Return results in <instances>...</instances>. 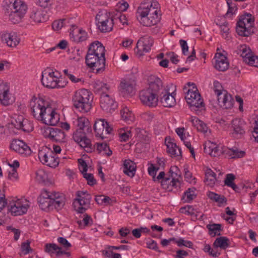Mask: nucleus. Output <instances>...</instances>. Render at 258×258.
Wrapping results in <instances>:
<instances>
[{"instance_id": "f257e3e1", "label": "nucleus", "mask_w": 258, "mask_h": 258, "mask_svg": "<svg viewBox=\"0 0 258 258\" xmlns=\"http://www.w3.org/2000/svg\"><path fill=\"white\" fill-rule=\"evenodd\" d=\"M105 52L104 46L98 41L92 42L88 46L85 62L96 74L102 73L105 70Z\"/></svg>"}, {"instance_id": "4d7b16f0", "label": "nucleus", "mask_w": 258, "mask_h": 258, "mask_svg": "<svg viewBox=\"0 0 258 258\" xmlns=\"http://www.w3.org/2000/svg\"><path fill=\"white\" fill-rule=\"evenodd\" d=\"M83 177L87 180V183L90 186H93L96 184V180L91 173H87V172L83 173Z\"/></svg>"}, {"instance_id": "37998d69", "label": "nucleus", "mask_w": 258, "mask_h": 258, "mask_svg": "<svg viewBox=\"0 0 258 258\" xmlns=\"http://www.w3.org/2000/svg\"><path fill=\"white\" fill-rule=\"evenodd\" d=\"M61 247L55 243H47L45 245V252L49 253L51 256L55 253L57 257V252L60 250Z\"/></svg>"}, {"instance_id": "39448f33", "label": "nucleus", "mask_w": 258, "mask_h": 258, "mask_svg": "<svg viewBox=\"0 0 258 258\" xmlns=\"http://www.w3.org/2000/svg\"><path fill=\"white\" fill-rule=\"evenodd\" d=\"M5 7L10 21L14 24L21 21L28 9L26 3L22 0H5Z\"/></svg>"}, {"instance_id": "f704fd0d", "label": "nucleus", "mask_w": 258, "mask_h": 258, "mask_svg": "<svg viewBox=\"0 0 258 258\" xmlns=\"http://www.w3.org/2000/svg\"><path fill=\"white\" fill-rule=\"evenodd\" d=\"M137 166L136 163L130 159L125 160L123 165V172L127 176L133 177L135 176Z\"/></svg>"}, {"instance_id": "bb28decb", "label": "nucleus", "mask_w": 258, "mask_h": 258, "mask_svg": "<svg viewBox=\"0 0 258 258\" xmlns=\"http://www.w3.org/2000/svg\"><path fill=\"white\" fill-rule=\"evenodd\" d=\"M51 192L46 190H43L38 198L37 201L40 208L43 210L51 209Z\"/></svg>"}, {"instance_id": "49530a36", "label": "nucleus", "mask_w": 258, "mask_h": 258, "mask_svg": "<svg viewBox=\"0 0 258 258\" xmlns=\"http://www.w3.org/2000/svg\"><path fill=\"white\" fill-rule=\"evenodd\" d=\"M132 136L130 129L126 128L125 130L120 129L119 132V136L121 142H126L131 138Z\"/></svg>"}, {"instance_id": "a878e982", "label": "nucleus", "mask_w": 258, "mask_h": 258, "mask_svg": "<svg viewBox=\"0 0 258 258\" xmlns=\"http://www.w3.org/2000/svg\"><path fill=\"white\" fill-rule=\"evenodd\" d=\"M93 90L96 94L102 95L105 94H111L112 92V87L109 84L100 80H96L93 84Z\"/></svg>"}, {"instance_id": "680f3d73", "label": "nucleus", "mask_w": 258, "mask_h": 258, "mask_svg": "<svg viewBox=\"0 0 258 258\" xmlns=\"http://www.w3.org/2000/svg\"><path fill=\"white\" fill-rule=\"evenodd\" d=\"M146 244L147 245V248L151 249H153L159 252H161V251L159 249L157 243L155 240L150 239V240L146 242Z\"/></svg>"}, {"instance_id": "b1692460", "label": "nucleus", "mask_w": 258, "mask_h": 258, "mask_svg": "<svg viewBox=\"0 0 258 258\" xmlns=\"http://www.w3.org/2000/svg\"><path fill=\"white\" fill-rule=\"evenodd\" d=\"M50 197L51 209L54 208L57 211L62 209L65 205L66 202L64 195L58 192H51V196Z\"/></svg>"}, {"instance_id": "0e129e2a", "label": "nucleus", "mask_w": 258, "mask_h": 258, "mask_svg": "<svg viewBox=\"0 0 258 258\" xmlns=\"http://www.w3.org/2000/svg\"><path fill=\"white\" fill-rule=\"evenodd\" d=\"M213 90L215 93L217 94V97H218V93H222L223 91V87L221 84L218 81H214L213 83Z\"/></svg>"}, {"instance_id": "c9c22d12", "label": "nucleus", "mask_w": 258, "mask_h": 258, "mask_svg": "<svg viewBox=\"0 0 258 258\" xmlns=\"http://www.w3.org/2000/svg\"><path fill=\"white\" fill-rule=\"evenodd\" d=\"M223 152L224 154L232 159L242 158L245 155V151L239 150L236 148L230 149L224 147Z\"/></svg>"}, {"instance_id": "a18cd8bd", "label": "nucleus", "mask_w": 258, "mask_h": 258, "mask_svg": "<svg viewBox=\"0 0 258 258\" xmlns=\"http://www.w3.org/2000/svg\"><path fill=\"white\" fill-rule=\"evenodd\" d=\"M95 200L98 204H104L105 205H111L112 202V200L110 197L104 195L96 196Z\"/></svg>"}, {"instance_id": "c03bdc74", "label": "nucleus", "mask_w": 258, "mask_h": 258, "mask_svg": "<svg viewBox=\"0 0 258 258\" xmlns=\"http://www.w3.org/2000/svg\"><path fill=\"white\" fill-rule=\"evenodd\" d=\"M216 176V173L211 169H209L206 173L205 181L207 182V184L212 185L215 182Z\"/></svg>"}, {"instance_id": "7c9ffc66", "label": "nucleus", "mask_w": 258, "mask_h": 258, "mask_svg": "<svg viewBox=\"0 0 258 258\" xmlns=\"http://www.w3.org/2000/svg\"><path fill=\"white\" fill-rule=\"evenodd\" d=\"M30 18L32 21L40 23L46 21L48 18L45 11L41 9L33 8L30 15Z\"/></svg>"}, {"instance_id": "9b49d317", "label": "nucleus", "mask_w": 258, "mask_h": 258, "mask_svg": "<svg viewBox=\"0 0 258 258\" xmlns=\"http://www.w3.org/2000/svg\"><path fill=\"white\" fill-rule=\"evenodd\" d=\"M38 120L42 121L45 124L54 126L59 120V115L48 102L44 109L43 110L42 115L38 118Z\"/></svg>"}, {"instance_id": "6e6d98bb", "label": "nucleus", "mask_w": 258, "mask_h": 258, "mask_svg": "<svg viewBox=\"0 0 258 258\" xmlns=\"http://www.w3.org/2000/svg\"><path fill=\"white\" fill-rule=\"evenodd\" d=\"M176 243L179 247L185 246L192 248L193 246V243L191 241L185 240L182 238H180L177 241H176Z\"/></svg>"}, {"instance_id": "4c0bfd02", "label": "nucleus", "mask_w": 258, "mask_h": 258, "mask_svg": "<svg viewBox=\"0 0 258 258\" xmlns=\"http://www.w3.org/2000/svg\"><path fill=\"white\" fill-rule=\"evenodd\" d=\"M190 121L191 122L192 125L196 127L198 131L200 132L206 134L208 131H210V129L207 126V124L204 121L200 120L197 117L192 116L191 117Z\"/></svg>"}, {"instance_id": "774afa93", "label": "nucleus", "mask_w": 258, "mask_h": 258, "mask_svg": "<svg viewBox=\"0 0 258 258\" xmlns=\"http://www.w3.org/2000/svg\"><path fill=\"white\" fill-rule=\"evenodd\" d=\"M64 20H59L54 21L52 24V29L55 31L60 30L63 26Z\"/></svg>"}, {"instance_id": "bf43d9fd", "label": "nucleus", "mask_w": 258, "mask_h": 258, "mask_svg": "<svg viewBox=\"0 0 258 258\" xmlns=\"http://www.w3.org/2000/svg\"><path fill=\"white\" fill-rule=\"evenodd\" d=\"M30 242L27 240L26 242H23L21 244L22 251L24 252L25 254H28L32 252L33 250L30 247Z\"/></svg>"}, {"instance_id": "5701e85b", "label": "nucleus", "mask_w": 258, "mask_h": 258, "mask_svg": "<svg viewBox=\"0 0 258 258\" xmlns=\"http://www.w3.org/2000/svg\"><path fill=\"white\" fill-rule=\"evenodd\" d=\"M218 101L219 104L225 109H230L233 107L234 100L232 95L226 90L223 91L222 93H218Z\"/></svg>"}, {"instance_id": "2f4dec72", "label": "nucleus", "mask_w": 258, "mask_h": 258, "mask_svg": "<svg viewBox=\"0 0 258 258\" xmlns=\"http://www.w3.org/2000/svg\"><path fill=\"white\" fill-rule=\"evenodd\" d=\"M136 82L134 80H124L120 82V87L124 95H132L135 93Z\"/></svg>"}, {"instance_id": "c85d7f7f", "label": "nucleus", "mask_w": 258, "mask_h": 258, "mask_svg": "<svg viewBox=\"0 0 258 258\" xmlns=\"http://www.w3.org/2000/svg\"><path fill=\"white\" fill-rule=\"evenodd\" d=\"M1 39L4 43H6L8 46L11 47L17 46L20 41V39L17 34L14 32L3 34Z\"/></svg>"}, {"instance_id": "423d86ee", "label": "nucleus", "mask_w": 258, "mask_h": 258, "mask_svg": "<svg viewBox=\"0 0 258 258\" xmlns=\"http://www.w3.org/2000/svg\"><path fill=\"white\" fill-rule=\"evenodd\" d=\"M93 96L87 89H82L76 91L72 96L74 107L82 113H87L92 108Z\"/></svg>"}, {"instance_id": "f3484780", "label": "nucleus", "mask_w": 258, "mask_h": 258, "mask_svg": "<svg viewBox=\"0 0 258 258\" xmlns=\"http://www.w3.org/2000/svg\"><path fill=\"white\" fill-rule=\"evenodd\" d=\"M153 43V39L150 36H146L141 38L135 48V53L138 56H143L145 53L149 52Z\"/></svg>"}, {"instance_id": "aec40b11", "label": "nucleus", "mask_w": 258, "mask_h": 258, "mask_svg": "<svg viewBox=\"0 0 258 258\" xmlns=\"http://www.w3.org/2000/svg\"><path fill=\"white\" fill-rule=\"evenodd\" d=\"M10 148L24 156H27L31 154L30 148L22 140H13L11 144Z\"/></svg>"}, {"instance_id": "09e8293b", "label": "nucleus", "mask_w": 258, "mask_h": 258, "mask_svg": "<svg viewBox=\"0 0 258 258\" xmlns=\"http://www.w3.org/2000/svg\"><path fill=\"white\" fill-rule=\"evenodd\" d=\"M228 9L225 16L227 18H230L235 12L237 10L235 4H232L231 0H227Z\"/></svg>"}, {"instance_id": "de8ad7c7", "label": "nucleus", "mask_w": 258, "mask_h": 258, "mask_svg": "<svg viewBox=\"0 0 258 258\" xmlns=\"http://www.w3.org/2000/svg\"><path fill=\"white\" fill-rule=\"evenodd\" d=\"M97 150L99 152H101L102 151H104L105 154L107 156H110L112 155V152L110 150L109 147L106 143H97Z\"/></svg>"}, {"instance_id": "ea45409f", "label": "nucleus", "mask_w": 258, "mask_h": 258, "mask_svg": "<svg viewBox=\"0 0 258 258\" xmlns=\"http://www.w3.org/2000/svg\"><path fill=\"white\" fill-rule=\"evenodd\" d=\"M196 188L191 187L188 188L184 192L181 200L183 203H190L197 197L196 194Z\"/></svg>"}, {"instance_id": "c756f323", "label": "nucleus", "mask_w": 258, "mask_h": 258, "mask_svg": "<svg viewBox=\"0 0 258 258\" xmlns=\"http://www.w3.org/2000/svg\"><path fill=\"white\" fill-rule=\"evenodd\" d=\"M223 148H220L216 144L211 142L207 143L204 146V152L209 154L211 157H216L221 154H224Z\"/></svg>"}, {"instance_id": "1a4fd4ad", "label": "nucleus", "mask_w": 258, "mask_h": 258, "mask_svg": "<svg viewBox=\"0 0 258 258\" xmlns=\"http://www.w3.org/2000/svg\"><path fill=\"white\" fill-rule=\"evenodd\" d=\"M91 196L87 191H78L73 205L78 213L83 214L90 207Z\"/></svg>"}, {"instance_id": "864d4df0", "label": "nucleus", "mask_w": 258, "mask_h": 258, "mask_svg": "<svg viewBox=\"0 0 258 258\" xmlns=\"http://www.w3.org/2000/svg\"><path fill=\"white\" fill-rule=\"evenodd\" d=\"M195 209L192 206L187 205L184 207H182L179 209L180 213L184 214L187 215H194Z\"/></svg>"}, {"instance_id": "13d9d810", "label": "nucleus", "mask_w": 258, "mask_h": 258, "mask_svg": "<svg viewBox=\"0 0 258 258\" xmlns=\"http://www.w3.org/2000/svg\"><path fill=\"white\" fill-rule=\"evenodd\" d=\"M246 62L249 65L255 67H258V56L251 55L245 59Z\"/></svg>"}, {"instance_id": "0eeeda50", "label": "nucleus", "mask_w": 258, "mask_h": 258, "mask_svg": "<svg viewBox=\"0 0 258 258\" xmlns=\"http://www.w3.org/2000/svg\"><path fill=\"white\" fill-rule=\"evenodd\" d=\"M254 18L250 14L240 16L236 27V31L241 36L247 37L253 33Z\"/></svg>"}, {"instance_id": "6ab92c4d", "label": "nucleus", "mask_w": 258, "mask_h": 258, "mask_svg": "<svg viewBox=\"0 0 258 258\" xmlns=\"http://www.w3.org/2000/svg\"><path fill=\"white\" fill-rule=\"evenodd\" d=\"M100 99L101 108L107 112L112 113L117 107V103L111 96V94L103 93L101 95Z\"/></svg>"}, {"instance_id": "393cba45", "label": "nucleus", "mask_w": 258, "mask_h": 258, "mask_svg": "<svg viewBox=\"0 0 258 258\" xmlns=\"http://www.w3.org/2000/svg\"><path fill=\"white\" fill-rule=\"evenodd\" d=\"M0 101L4 106H8L13 102L10 93V87L7 83L0 84Z\"/></svg>"}, {"instance_id": "69168bd1", "label": "nucleus", "mask_w": 258, "mask_h": 258, "mask_svg": "<svg viewBox=\"0 0 258 258\" xmlns=\"http://www.w3.org/2000/svg\"><path fill=\"white\" fill-rule=\"evenodd\" d=\"M235 179L234 175L231 173L227 174L224 180V183L227 186H230L231 184H233V181Z\"/></svg>"}, {"instance_id": "5fc2aeb1", "label": "nucleus", "mask_w": 258, "mask_h": 258, "mask_svg": "<svg viewBox=\"0 0 258 258\" xmlns=\"http://www.w3.org/2000/svg\"><path fill=\"white\" fill-rule=\"evenodd\" d=\"M112 19H114V21H119V22L122 23L123 25L127 24V20L126 16L122 14L121 12H117L115 16H113Z\"/></svg>"}, {"instance_id": "8fccbe9b", "label": "nucleus", "mask_w": 258, "mask_h": 258, "mask_svg": "<svg viewBox=\"0 0 258 258\" xmlns=\"http://www.w3.org/2000/svg\"><path fill=\"white\" fill-rule=\"evenodd\" d=\"M18 130H21L25 132L29 133L33 131V127L32 123L27 119H25L23 124L21 125L20 128H19Z\"/></svg>"}, {"instance_id": "f03ea898", "label": "nucleus", "mask_w": 258, "mask_h": 258, "mask_svg": "<svg viewBox=\"0 0 258 258\" xmlns=\"http://www.w3.org/2000/svg\"><path fill=\"white\" fill-rule=\"evenodd\" d=\"M161 90H163L162 80L157 77L151 76L149 78V87L141 90L139 93L141 101L147 106L156 107L158 105Z\"/></svg>"}, {"instance_id": "79ce46f5", "label": "nucleus", "mask_w": 258, "mask_h": 258, "mask_svg": "<svg viewBox=\"0 0 258 258\" xmlns=\"http://www.w3.org/2000/svg\"><path fill=\"white\" fill-rule=\"evenodd\" d=\"M120 114L122 119L128 123H130V122H132L134 119L133 114L126 107L121 110Z\"/></svg>"}, {"instance_id": "7ed1b4c3", "label": "nucleus", "mask_w": 258, "mask_h": 258, "mask_svg": "<svg viewBox=\"0 0 258 258\" xmlns=\"http://www.w3.org/2000/svg\"><path fill=\"white\" fill-rule=\"evenodd\" d=\"M158 3L154 2L151 4H142L138 8L136 18L141 24L151 27L160 22L161 15L158 9Z\"/></svg>"}, {"instance_id": "f8f14e48", "label": "nucleus", "mask_w": 258, "mask_h": 258, "mask_svg": "<svg viewBox=\"0 0 258 258\" xmlns=\"http://www.w3.org/2000/svg\"><path fill=\"white\" fill-rule=\"evenodd\" d=\"M48 103V102L42 98L32 97L29 103V107L32 115L38 120L42 115L43 110L44 109Z\"/></svg>"}, {"instance_id": "e2e57ef3", "label": "nucleus", "mask_w": 258, "mask_h": 258, "mask_svg": "<svg viewBox=\"0 0 258 258\" xmlns=\"http://www.w3.org/2000/svg\"><path fill=\"white\" fill-rule=\"evenodd\" d=\"M25 119L26 118H25L22 115L18 116L15 120L12 122V124L15 128L19 129V128H20L21 125L23 124V122Z\"/></svg>"}, {"instance_id": "4468645a", "label": "nucleus", "mask_w": 258, "mask_h": 258, "mask_svg": "<svg viewBox=\"0 0 258 258\" xmlns=\"http://www.w3.org/2000/svg\"><path fill=\"white\" fill-rule=\"evenodd\" d=\"M94 130L96 137L103 139L107 135L112 134V128L105 119H97L94 124Z\"/></svg>"}, {"instance_id": "412c9836", "label": "nucleus", "mask_w": 258, "mask_h": 258, "mask_svg": "<svg viewBox=\"0 0 258 258\" xmlns=\"http://www.w3.org/2000/svg\"><path fill=\"white\" fill-rule=\"evenodd\" d=\"M165 144L167 147V152L172 158L176 157L178 159L181 158V149L177 146L173 139L170 137H166Z\"/></svg>"}, {"instance_id": "603ef678", "label": "nucleus", "mask_w": 258, "mask_h": 258, "mask_svg": "<svg viewBox=\"0 0 258 258\" xmlns=\"http://www.w3.org/2000/svg\"><path fill=\"white\" fill-rule=\"evenodd\" d=\"M239 52L240 56L244 59V61H245V59H247V57L252 55L250 53V49L249 48H247L245 45L240 46Z\"/></svg>"}, {"instance_id": "a19ab883", "label": "nucleus", "mask_w": 258, "mask_h": 258, "mask_svg": "<svg viewBox=\"0 0 258 258\" xmlns=\"http://www.w3.org/2000/svg\"><path fill=\"white\" fill-rule=\"evenodd\" d=\"M207 228L209 231V234L212 236L215 235H220V232L222 230V225L220 224H208L206 226Z\"/></svg>"}, {"instance_id": "dca6fc26", "label": "nucleus", "mask_w": 258, "mask_h": 258, "mask_svg": "<svg viewBox=\"0 0 258 258\" xmlns=\"http://www.w3.org/2000/svg\"><path fill=\"white\" fill-rule=\"evenodd\" d=\"M42 134L45 138H48L51 141L56 142L64 141L65 134L60 128L47 126L42 130Z\"/></svg>"}, {"instance_id": "9d476101", "label": "nucleus", "mask_w": 258, "mask_h": 258, "mask_svg": "<svg viewBox=\"0 0 258 258\" xmlns=\"http://www.w3.org/2000/svg\"><path fill=\"white\" fill-rule=\"evenodd\" d=\"M38 158L43 164L50 167H56L59 162V159L57 157V155L46 146H43L39 150Z\"/></svg>"}, {"instance_id": "cd10ccee", "label": "nucleus", "mask_w": 258, "mask_h": 258, "mask_svg": "<svg viewBox=\"0 0 258 258\" xmlns=\"http://www.w3.org/2000/svg\"><path fill=\"white\" fill-rule=\"evenodd\" d=\"M215 61L213 62L214 68L219 71L224 72L229 67L227 58L221 53H216L214 57Z\"/></svg>"}, {"instance_id": "3c124183", "label": "nucleus", "mask_w": 258, "mask_h": 258, "mask_svg": "<svg viewBox=\"0 0 258 258\" xmlns=\"http://www.w3.org/2000/svg\"><path fill=\"white\" fill-rule=\"evenodd\" d=\"M63 73L66 76H67L73 83H77L81 82L84 83V80L83 78H76L74 75L70 73L68 70L65 69L63 71Z\"/></svg>"}, {"instance_id": "a211bd4d", "label": "nucleus", "mask_w": 258, "mask_h": 258, "mask_svg": "<svg viewBox=\"0 0 258 258\" xmlns=\"http://www.w3.org/2000/svg\"><path fill=\"white\" fill-rule=\"evenodd\" d=\"M96 19L98 21V28L101 32H107L112 30L114 19L110 18L106 13L104 14L99 13L96 15Z\"/></svg>"}, {"instance_id": "6e6552de", "label": "nucleus", "mask_w": 258, "mask_h": 258, "mask_svg": "<svg viewBox=\"0 0 258 258\" xmlns=\"http://www.w3.org/2000/svg\"><path fill=\"white\" fill-rule=\"evenodd\" d=\"M60 73L55 71L47 68L42 73L41 82L42 85L48 88H61L64 85H60L61 81L59 80Z\"/></svg>"}, {"instance_id": "2eb2a0df", "label": "nucleus", "mask_w": 258, "mask_h": 258, "mask_svg": "<svg viewBox=\"0 0 258 258\" xmlns=\"http://www.w3.org/2000/svg\"><path fill=\"white\" fill-rule=\"evenodd\" d=\"M29 207V201L25 199L13 201L8 206L9 210L14 216L22 215L26 213Z\"/></svg>"}, {"instance_id": "ddd939ff", "label": "nucleus", "mask_w": 258, "mask_h": 258, "mask_svg": "<svg viewBox=\"0 0 258 258\" xmlns=\"http://www.w3.org/2000/svg\"><path fill=\"white\" fill-rule=\"evenodd\" d=\"M198 91L197 87L194 86L193 89L188 90L185 96V99L191 107L203 109L204 108V103Z\"/></svg>"}, {"instance_id": "4be33fe9", "label": "nucleus", "mask_w": 258, "mask_h": 258, "mask_svg": "<svg viewBox=\"0 0 258 258\" xmlns=\"http://www.w3.org/2000/svg\"><path fill=\"white\" fill-rule=\"evenodd\" d=\"M159 100L162 105L165 107L170 108L176 104L174 96L171 94L168 90L163 88V90H161L159 94Z\"/></svg>"}, {"instance_id": "e433bc0d", "label": "nucleus", "mask_w": 258, "mask_h": 258, "mask_svg": "<svg viewBox=\"0 0 258 258\" xmlns=\"http://www.w3.org/2000/svg\"><path fill=\"white\" fill-rule=\"evenodd\" d=\"M70 37L73 41L77 43L81 42L87 40L88 34L87 32L82 29L73 30L70 33Z\"/></svg>"}, {"instance_id": "58836bf2", "label": "nucleus", "mask_w": 258, "mask_h": 258, "mask_svg": "<svg viewBox=\"0 0 258 258\" xmlns=\"http://www.w3.org/2000/svg\"><path fill=\"white\" fill-rule=\"evenodd\" d=\"M214 247H220L226 249L230 246V241L228 238L225 236H221L216 239L213 243Z\"/></svg>"}, {"instance_id": "72a5a7b5", "label": "nucleus", "mask_w": 258, "mask_h": 258, "mask_svg": "<svg viewBox=\"0 0 258 258\" xmlns=\"http://www.w3.org/2000/svg\"><path fill=\"white\" fill-rule=\"evenodd\" d=\"M161 185L163 188L169 190H172V187L177 188L180 187V183L178 179L172 177H166L161 181Z\"/></svg>"}, {"instance_id": "20e7f679", "label": "nucleus", "mask_w": 258, "mask_h": 258, "mask_svg": "<svg viewBox=\"0 0 258 258\" xmlns=\"http://www.w3.org/2000/svg\"><path fill=\"white\" fill-rule=\"evenodd\" d=\"M77 126L75 133L73 134V139L81 148L84 149L87 153H91L93 148L91 140L86 137V133L84 130L86 128L88 132H91L90 122L85 117H78L77 119Z\"/></svg>"}, {"instance_id": "338daca9", "label": "nucleus", "mask_w": 258, "mask_h": 258, "mask_svg": "<svg viewBox=\"0 0 258 258\" xmlns=\"http://www.w3.org/2000/svg\"><path fill=\"white\" fill-rule=\"evenodd\" d=\"M169 173L171 174V176L172 178H176L178 176H180V170L176 166H171L170 167Z\"/></svg>"}, {"instance_id": "052dcab7", "label": "nucleus", "mask_w": 258, "mask_h": 258, "mask_svg": "<svg viewBox=\"0 0 258 258\" xmlns=\"http://www.w3.org/2000/svg\"><path fill=\"white\" fill-rule=\"evenodd\" d=\"M203 250L205 252H208L209 255L214 257H217L220 254V252L214 251L213 249L211 248V246L209 244H205Z\"/></svg>"}, {"instance_id": "473e14b6", "label": "nucleus", "mask_w": 258, "mask_h": 258, "mask_svg": "<svg viewBox=\"0 0 258 258\" xmlns=\"http://www.w3.org/2000/svg\"><path fill=\"white\" fill-rule=\"evenodd\" d=\"M233 132L232 133L234 138H240L245 134L244 123L238 119H233L232 121Z\"/></svg>"}]
</instances>
